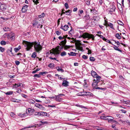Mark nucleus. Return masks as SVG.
Instances as JSON below:
<instances>
[{
	"label": "nucleus",
	"instance_id": "obj_51",
	"mask_svg": "<svg viewBox=\"0 0 130 130\" xmlns=\"http://www.w3.org/2000/svg\"><path fill=\"white\" fill-rule=\"evenodd\" d=\"M65 7L66 8V9H67L68 8H69V6H68V4L67 3H65Z\"/></svg>",
	"mask_w": 130,
	"mask_h": 130
},
{
	"label": "nucleus",
	"instance_id": "obj_3",
	"mask_svg": "<svg viewBox=\"0 0 130 130\" xmlns=\"http://www.w3.org/2000/svg\"><path fill=\"white\" fill-rule=\"evenodd\" d=\"M84 39L88 38L87 40L92 39V40H94V36L92 34H90L87 32L84 33Z\"/></svg>",
	"mask_w": 130,
	"mask_h": 130
},
{
	"label": "nucleus",
	"instance_id": "obj_13",
	"mask_svg": "<svg viewBox=\"0 0 130 130\" xmlns=\"http://www.w3.org/2000/svg\"><path fill=\"white\" fill-rule=\"evenodd\" d=\"M45 14L44 13H42L40 15H39L38 16V20L39 19V18H40V19L41 20V19L43 20V19L42 18H44V17L45 16Z\"/></svg>",
	"mask_w": 130,
	"mask_h": 130
},
{
	"label": "nucleus",
	"instance_id": "obj_43",
	"mask_svg": "<svg viewBox=\"0 0 130 130\" xmlns=\"http://www.w3.org/2000/svg\"><path fill=\"white\" fill-rule=\"evenodd\" d=\"M40 74H36L34 75V77H37L38 78H40Z\"/></svg>",
	"mask_w": 130,
	"mask_h": 130
},
{
	"label": "nucleus",
	"instance_id": "obj_56",
	"mask_svg": "<svg viewBox=\"0 0 130 130\" xmlns=\"http://www.w3.org/2000/svg\"><path fill=\"white\" fill-rule=\"evenodd\" d=\"M15 62L17 65H18L20 63V62L19 61H15Z\"/></svg>",
	"mask_w": 130,
	"mask_h": 130
},
{
	"label": "nucleus",
	"instance_id": "obj_62",
	"mask_svg": "<svg viewBox=\"0 0 130 130\" xmlns=\"http://www.w3.org/2000/svg\"><path fill=\"white\" fill-rule=\"evenodd\" d=\"M58 38L59 40H61L64 39V37H63L60 36L58 37Z\"/></svg>",
	"mask_w": 130,
	"mask_h": 130
},
{
	"label": "nucleus",
	"instance_id": "obj_17",
	"mask_svg": "<svg viewBox=\"0 0 130 130\" xmlns=\"http://www.w3.org/2000/svg\"><path fill=\"white\" fill-rule=\"evenodd\" d=\"M56 69L58 71H60L61 72H63L64 71V70L62 69L61 67H58L56 68Z\"/></svg>",
	"mask_w": 130,
	"mask_h": 130
},
{
	"label": "nucleus",
	"instance_id": "obj_4",
	"mask_svg": "<svg viewBox=\"0 0 130 130\" xmlns=\"http://www.w3.org/2000/svg\"><path fill=\"white\" fill-rule=\"evenodd\" d=\"M81 94L84 93V94H82L81 96H92L93 95V94L89 92H81L79 93Z\"/></svg>",
	"mask_w": 130,
	"mask_h": 130
},
{
	"label": "nucleus",
	"instance_id": "obj_23",
	"mask_svg": "<svg viewBox=\"0 0 130 130\" xmlns=\"http://www.w3.org/2000/svg\"><path fill=\"white\" fill-rule=\"evenodd\" d=\"M91 12L92 13L94 14H95L96 13L97 11L95 9H91Z\"/></svg>",
	"mask_w": 130,
	"mask_h": 130
},
{
	"label": "nucleus",
	"instance_id": "obj_50",
	"mask_svg": "<svg viewBox=\"0 0 130 130\" xmlns=\"http://www.w3.org/2000/svg\"><path fill=\"white\" fill-rule=\"evenodd\" d=\"M118 23L120 25H123V23L120 21H118Z\"/></svg>",
	"mask_w": 130,
	"mask_h": 130
},
{
	"label": "nucleus",
	"instance_id": "obj_57",
	"mask_svg": "<svg viewBox=\"0 0 130 130\" xmlns=\"http://www.w3.org/2000/svg\"><path fill=\"white\" fill-rule=\"evenodd\" d=\"M111 122H112L113 123H115L116 124H117L118 123V122H117L116 121L113 120Z\"/></svg>",
	"mask_w": 130,
	"mask_h": 130
},
{
	"label": "nucleus",
	"instance_id": "obj_19",
	"mask_svg": "<svg viewBox=\"0 0 130 130\" xmlns=\"http://www.w3.org/2000/svg\"><path fill=\"white\" fill-rule=\"evenodd\" d=\"M115 46L114 47H113L114 48L115 50L118 51L120 52H122V51L119 48H118V47L117 46L114 45Z\"/></svg>",
	"mask_w": 130,
	"mask_h": 130
},
{
	"label": "nucleus",
	"instance_id": "obj_41",
	"mask_svg": "<svg viewBox=\"0 0 130 130\" xmlns=\"http://www.w3.org/2000/svg\"><path fill=\"white\" fill-rule=\"evenodd\" d=\"M90 60L91 61H95V59L93 57H90Z\"/></svg>",
	"mask_w": 130,
	"mask_h": 130
},
{
	"label": "nucleus",
	"instance_id": "obj_12",
	"mask_svg": "<svg viewBox=\"0 0 130 130\" xmlns=\"http://www.w3.org/2000/svg\"><path fill=\"white\" fill-rule=\"evenodd\" d=\"M28 7V6L27 5H25L24 6L22 9V11L23 12H26L27 10V8Z\"/></svg>",
	"mask_w": 130,
	"mask_h": 130
},
{
	"label": "nucleus",
	"instance_id": "obj_42",
	"mask_svg": "<svg viewBox=\"0 0 130 130\" xmlns=\"http://www.w3.org/2000/svg\"><path fill=\"white\" fill-rule=\"evenodd\" d=\"M18 87V84H15L13 85V88H17Z\"/></svg>",
	"mask_w": 130,
	"mask_h": 130
},
{
	"label": "nucleus",
	"instance_id": "obj_45",
	"mask_svg": "<svg viewBox=\"0 0 130 130\" xmlns=\"http://www.w3.org/2000/svg\"><path fill=\"white\" fill-rule=\"evenodd\" d=\"M38 24V22L37 21H35L32 23V25L34 26H36Z\"/></svg>",
	"mask_w": 130,
	"mask_h": 130
},
{
	"label": "nucleus",
	"instance_id": "obj_58",
	"mask_svg": "<svg viewBox=\"0 0 130 130\" xmlns=\"http://www.w3.org/2000/svg\"><path fill=\"white\" fill-rule=\"evenodd\" d=\"M9 28L7 27H5L4 28V31H7V30H8Z\"/></svg>",
	"mask_w": 130,
	"mask_h": 130
},
{
	"label": "nucleus",
	"instance_id": "obj_26",
	"mask_svg": "<svg viewBox=\"0 0 130 130\" xmlns=\"http://www.w3.org/2000/svg\"><path fill=\"white\" fill-rule=\"evenodd\" d=\"M110 117H111L112 118H107L106 120H108V122L109 123L111 122V121L113 119V117L111 116Z\"/></svg>",
	"mask_w": 130,
	"mask_h": 130
},
{
	"label": "nucleus",
	"instance_id": "obj_63",
	"mask_svg": "<svg viewBox=\"0 0 130 130\" xmlns=\"http://www.w3.org/2000/svg\"><path fill=\"white\" fill-rule=\"evenodd\" d=\"M114 41L115 42V43H117V45H119V44H120V43L119 41H116L115 40H114Z\"/></svg>",
	"mask_w": 130,
	"mask_h": 130
},
{
	"label": "nucleus",
	"instance_id": "obj_2",
	"mask_svg": "<svg viewBox=\"0 0 130 130\" xmlns=\"http://www.w3.org/2000/svg\"><path fill=\"white\" fill-rule=\"evenodd\" d=\"M91 75L94 78L92 85L93 87H95L96 85H98V83L100 82L101 77L100 76H98L95 72L93 71H91Z\"/></svg>",
	"mask_w": 130,
	"mask_h": 130
},
{
	"label": "nucleus",
	"instance_id": "obj_9",
	"mask_svg": "<svg viewBox=\"0 0 130 130\" xmlns=\"http://www.w3.org/2000/svg\"><path fill=\"white\" fill-rule=\"evenodd\" d=\"M40 116H45L48 117L47 115V113L46 112L43 111H40Z\"/></svg>",
	"mask_w": 130,
	"mask_h": 130
},
{
	"label": "nucleus",
	"instance_id": "obj_1",
	"mask_svg": "<svg viewBox=\"0 0 130 130\" xmlns=\"http://www.w3.org/2000/svg\"><path fill=\"white\" fill-rule=\"evenodd\" d=\"M23 43L25 44V46L26 47V50L28 51L32 48L33 45H34V48L36 51L38 52H39L42 49V46L40 44V43H38L36 42L34 43L33 42H30L27 41H24Z\"/></svg>",
	"mask_w": 130,
	"mask_h": 130
},
{
	"label": "nucleus",
	"instance_id": "obj_52",
	"mask_svg": "<svg viewBox=\"0 0 130 130\" xmlns=\"http://www.w3.org/2000/svg\"><path fill=\"white\" fill-rule=\"evenodd\" d=\"M56 33L58 35H60L61 33L59 31H56Z\"/></svg>",
	"mask_w": 130,
	"mask_h": 130
},
{
	"label": "nucleus",
	"instance_id": "obj_53",
	"mask_svg": "<svg viewBox=\"0 0 130 130\" xmlns=\"http://www.w3.org/2000/svg\"><path fill=\"white\" fill-rule=\"evenodd\" d=\"M14 50L15 52H17L19 50V49L17 47H15L14 48Z\"/></svg>",
	"mask_w": 130,
	"mask_h": 130
},
{
	"label": "nucleus",
	"instance_id": "obj_37",
	"mask_svg": "<svg viewBox=\"0 0 130 130\" xmlns=\"http://www.w3.org/2000/svg\"><path fill=\"white\" fill-rule=\"evenodd\" d=\"M26 113H24L23 114V116H21V117H24L26 116V115H27L28 113H27V110H26Z\"/></svg>",
	"mask_w": 130,
	"mask_h": 130
},
{
	"label": "nucleus",
	"instance_id": "obj_31",
	"mask_svg": "<svg viewBox=\"0 0 130 130\" xmlns=\"http://www.w3.org/2000/svg\"><path fill=\"white\" fill-rule=\"evenodd\" d=\"M115 37L118 39H120L121 38V36L118 33H117L115 35Z\"/></svg>",
	"mask_w": 130,
	"mask_h": 130
},
{
	"label": "nucleus",
	"instance_id": "obj_32",
	"mask_svg": "<svg viewBox=\"0 0 130 130\" xmlns=\"http://www.w3.org/2000/svg\"><path fill=\"white\" fill-rule=\"evenodd\" d=\"M108 25L112 29H114V28L113 27V25L111 23H110L108 24Z\"/></svg>",
	"mask_w": 130,
	"mask_h": 130
},
{
	"label": "nucleus",
	"instance_id": "obj_44",
	"mask_svg": "<svg viewBox=\"0 0 130 130\" xmlns=\"http://www.w3.org/2000/svg\"><path fill=\"white\" fill-rule=\"evenodd\" d=\"M40 112H36L34 115L35 116H38L39 117L40 116Z\"/></svg>",
	"mask_w": 130,
	"mask_h": 130
},
{
	"label": "nucleus",
	"instance_id": "obj_40",
	"mask_svg": "<svg viewBox=\"0 0 130 130\" xmlns=\"http://www.w3.org/2000/svg\"><path fill=\"white\" fill-rule=\"evenodd\" d=\"M17 91H16V92L18 93H20L21 92V90L19 88H17Z\"/></svg>",
	"mask_w": 130,
	"mask_h": 130
},
{
	"label": "nucleus",
	"instance_id": "obj_35",
	"mask_svg": "<svg viewBox=\"0 0 130 130\" xmlns=\"http://www.w3.org/2000/svg\"><path fill=\"white\" fill-rule=\"evenodd\" d=\"M1 44L2 45H5L6 44V42L4 41H2L0 42Z\"/></svg>",
	"mask_w": 130,
	"mask_h": 130
},
{
	"label": "nucleus",
	"instance_id": "obj_10",
	"mask_svg": "<svg viewBox=\"0 0 130 130\" xmlns=\"http://www.w3.org/2000/svg\"><path fill=\"white\" fill-rule=\"evenodd\" d=\"M26 110H27V113L30 114L32 113L35 111V110L34 109H31L30 108H29Z\"/></svg>",
	"mask_w": 130,
	"mask_h": 130
},
{
	"label": "nucleus",
	"instance_id": "obj_34",
	"mask_svg": "<svg viewBox=\"0 0 130 130\" xmlns=\"http://www.w3.org/2000/svg\"><path fill=\"white\" fill-rule=\"evenodd\" d=\"M39 108H40L41 110H44L45 108L41 105L40 104Z\"/></svg>",
	"mask_w": 130,
	"mask_h": 130
},
{
	"label": "nucleus",
	"instance_id": "obj_39",
	"mask_svg": "<svg viewBox=\"0 0 130 130\" xmlns=\"http://www.w3.org/2000/svg\"><path fill=\"white\" fill-rule=\"evenodd\" d=\"M48 73V72H41L39 73L40 74L43 75L44 74H46Z\"/></svg>",
	"mask_w": 130,
	"mask_h": 130
},
{
	"label": "nucleus",
	"instance_id": "obj_22",
	"mask_svg": "<svg viewBox=\"0 0 130 130\" xmlns=\"http://www.w3.org/2000/svg\"><path fill=\"white\" fill-rule=\"evenodd\" d=\"M72 12L71 10H68L67 11H65V13H68V14H67V15H71V13Z\"/></svg>",
	"mask_w": 130,
	"mask_h": 130
},
{
	"label": "nucleus",
	"instance_id": "obj_11",
	"mask_svg": "<svg viewBox=\"0 0 130 130\" xmlns=\"http://www.w3.org/2000/svg\"><path fill=\"white\" fill-rule=\"evenodd\" d=\"M69 27L68 25H65L63 26H61L60 27V28L63 30L64 31H66L67 30Z\"/></svg>",
	"mask_w": 130,
	"mask_h": 130
},
{
	"label": "nucleus",
	"instance_id": "obj_20",
	"mask_svg": "<svg viewBox=\"0 0 130 130\" xmlns=\"http://www.w3.org/2000/svg\"><path fill=\"white\" fill-rule=\"evenodd\" d=\"M83 19L86 21L88 20L90 18V17L88 15H87L84 17Z\"/></svg>",
	"mask_w": 130,
	"mask_h": 130
},
{
	"label": "nucleus",
	"instance_id": "obj_38",
	"mask_svg": "<svg viewBox=\"0 0 130 130\" xmlns=\"http://www.w3.org/2000/svg\"><path fill=\"white\" fill-rule=\"evenodd\" d=\"M29 102L33 104L35 103V101L32 99H30L29 100Z\"/></svg>",
	"mask_w": 130,
	"mask_h": 130
},
{
	"label": "nucleus",
	"instance_id": "obj_5",
	"mask_svg": "<svg viewBox=\"0 0 130 130\" xmlns=\"http://www.w3.org/2000/svg\"><path fill=\"white\" fill-rule=\"evenodd\" d=\"M53 52H50V53L52 54H54V55L56 54H59L60 53L58 49H55L54 48L52 50Z\"/></svg>",
	"mask_w": 130,
	"mask_h": 130
},
{
	"label": "nucleus",
	"instance_id": "obj_33",
	"mask_svg": "<svg viewBox=\"0 0 130 130\" xmlns=\"http://www.w3.org/2000/svg\"><path fill=\"white\" fill-rule=\"evenodd\" d=\"M36 57V53L35 52H33L31 56L32 58H35Z\"/></svg>",
	"mask_w": 130,
	"mask_h": 130
},
{
	"label": "nucleus",
	"instance_id": "obj_29",
	"mask_svg": "<svg viewBox=\"0 0 130 130\" xmlns=\"http://www.w3.org/2000/svg\"><path fill=\"white\" fill-rule=\"evenodd\" d=\"M48 67L51 68H52L54 67V64L53 63H50L48 65Z\"/></svg>",
	"mask_w": 130,
	"mask_h": 130
},
{
	"label": "nucleus",
	"instance_id": "obj_21",
	"mask_svg": "<svg viewBox=\"0 0 130 130\" xmlns=\"http://www.w3.org/2000/svg\"><path fill=\"white\" fill-rule=\"evenodd\" d=\"M67 42V40L66 39H64V40L63 41H62L61 42V45H62L63 46H64L66 44V43Z\"/></svg>",
	"mask_w": 130,
	"mask_h": 130
},
{
	"label": "nucleus",
	"instance_id": "obj_54",
	"mask_svg": "<svg viewBox=\"0 0 130 130\" xmlns=\"http://www.w3.org/2000/svg\"><path fill=\"white\" fill-rule=\"evenodd\" d=\"M58 79L60 80H62V79H65V78H64L63 77V76H60H60L58 77Z\"/></svg>",
	"mask_w": 130,
	"mask_h": 130
},
{
	"label": "nucleus",
	"instance_id": "obj_25",
	"mask_svg": "<svg viewBox=\"0 0 130 130\" xmlns=\"http://www.w3.org/2000/svg\"><path fill=\"white\" fill-rule=\"evenodd\" d=\"M97 85L95 86V87H94L95 88V89H98L99 90H105V88H100L99 87H96V86Z\"/></svg>",
	"mask_w": 130,
	"mask_h": 130
},
{
	"label": "nucleus",
	"instance_id": "obj_24",
	"mask_svg": "<svg viewBox=\"0 0 130 130\" xmlns=\"http://www.w3.org/2000/svg\"><path fill=\"white\" fill-rule=\"evenodd\" d=\"M13 92V91H8L6 92H5V93L7 95H10L12 94Z\"/></svg>",
	"mask_w": 130,
	"mask_h": 130
},
{
	"label": "nucleus",
	"instance_id": "obj_28",
	"mask_svg": "<svg viewBox=\"0 0 130 130\" xmlns=\"http://www.w3.org/2000/svg\"><path fill=\"white\" fill-rule=\"evenodd\" d=\"M95 128L97 130H104V128H103L99 126H96Z\"/></svg>",
	"mask_w": 130,
	"mask_h": 130
},
{
	"label": "nucleus",
	"instance_id": "obj_47",
	"mask_svg": "<svg viewBox=\"0 0 130 130\" xmlns=\"http://www.w3.org/2000/svg\"><path fill=\"white\" fill-rule=\"evenodd\" d=\"M82 57L84 59H87L88 58V56H86L85 55H83L82 56Z\"/></svg>",
	"mask_w": 130,
	"mask_h": 130
},
{
	"label": "nucleus",
	"instance_id": "obj_18",
	"mask_svg": "<svg viewBox=\"0 0 130 130\" xmlns=\"http://www.w3.org/2000/svg\"><path fill=\"white\" fill-rule=\"evenodd\" d=\"M76 53L72 52H71L70 53H68V54L70 56H76Z\"/></svg>",
	"mask_w": 130,
	"mask_h": 130
},
{
	"label": "nucleus",
	"instance_id": "obj_7",
	"mask_svg": "<svg viewBox=\"0 0 130 130\" xmlns=\"http://www.w3.org/2000/svg\"><path fill=\"white\" fill-rule=\"evenodd\" d=\"M110 10L109 11L111 12H112L113 11H115V10L116 9V7L115 5H112L110 6Z\"/></svg>",
	"mask_w": 130,
	"mask_h": 130
},
{
	"label": "nucleus",
	"instance_id": "obj_59",
	"mask_svg": "<svg viewBox=\"0 0 130 130\" xmlns=\"http://www.w3.org/2000/svg\"><path fill=\"white\" fill-rule=\"evenodd\" d=\"M86 48L87 50H88V52L89 54H90L91 53V51L90 50H89L88 48Z\"/></svg>",
	"mask_w": 130,
	"mask_h": 130
},
{
	"label": "nucleus",
	"instance_id": "obj_30",
	"mask_svg": "<svg viewBox=\"0 0 130 130\" xmlns=\"http://www.w3.org/2000/svg\"><path fill=\"white\" fill-rule=\"evenodd\" d=\"M110 116H101L100 117V118L101 119H106L105 118L107 117H111Z\"/></svg>",
	"mask_w": 130,
	"mask_h": 130
},
{
	"label": "nucleus",
	"instance_id": "obj_27",
	"mask_svg": "<svg viewBox=\"0 0 130 130\" xmlns=\"http://www.w3.org/2000/svg\"><path fill=\"white\" fill-rule=\"evenodd\" d=\"M66 52L65 51H63L61 53L60 55L61 56H66Z\"/></svg>",
	"mask_w": 130,
	"mask_h": 130
},
{
	"label": "nucleus",
	"instance_id": "obj_46",
	"mask_svg": "<svg viewBox=\"0 0 130 130\" xmlns=\"http://www.w3.org/2000/svg\"><path fill=\"white\" fill-rule=\"evenodd\" d=\"M5 50V49L4 48H3L1 47H0V51L2 52H3Z\"/></svg>",
	"mask_w": 130,
	"mask_h": 130
},
{
	"label": "nucleus",
	"instance_id": "obj_48",
	"mask_svg": "<svg viewBox=\"0 0 130 130\" xmlns=\"http://www.w3.org/2000/svg\"><path fill=\"white\" fill-rule=\"evenodd\" d=\"M49 58L52 60H56L57 61H59L58 60H57L56 59V58H55V57L53 58L52 57H49Z\"/></svg>",
	"mask_w": 130,
	"mask_h": 130
},
{
	"label": "nucleus",
	"instance_id": "obj_14",
	"mask_svg": "<svg viewBox=\"0 0 130 130\" xmlns=\"http://www.w3.org/2000/svg\"><path fill=\"white\" fill-rule=\"evenodd\" d=\"M56 96L55 99L56 101L58 102H60L62 101L63 99L61 98H60L58 96Z\"/></svg>",
	"mask_w": 130,
	"mask_h": 130
},
{
	"label": "nucleus",
	"instance_id": "obj_16",
	"mask_svg": "<svg viewBox=\"0 0 130 130\" xmlns=\"http://www.w3.org/2000/svg\"><path fill=\"white\" fill-rule=\"evenodd\" d=\"M1 9L2 10H5L6 9L5 6L3 4H1L0 7Z\"/></svg>",
	"mask_w": 130,
	"mask_h": 130
},
{
	"label": "nucleus",
	"instance_id": "obj_60",
	"mask_svg": "<svg viewBox=\"0 0 130 130\" xmlns=\"http://www.w3.org/2000/svg\"><path fill=\"white\" fill-rule=\"evenodd\" d=\"M121 111H122L123 113H126V112L127 111L123 109H121Z\"/></svg>",
	"mask_w": 130,
	"mask_h": 130
},
{
	"label": "nucleus",
	"instance_id": "obj_36",
	"mask_svg": "<svg viewBox=\"0 0 130 130\" xmlns=\"http://www.w3.org/2000/svg\"><path fill=\"white\" fill-rule=\"evenodd\" d=\"M76 106H77L78 107H80V108H84L85 109H87V108L86 107H85L83 105H76Z\"/></svg>",
	"mask_w": 130,
	"mask_h": 130
},
{
	"label": "nucleus",
	"instance_id": "obj_61",
	"mask_svg": "<svg viewBox=\"0 0 130 130\" xmlns=\"http://www.w3.org/2000/svg\"><path fill=\"white\" fill-rule=\"evenodd\" d=\"M40 105V104H39L38 103H36L35 104V106L36 107H37L39 108Z\"/></svg>",
	"mask_w": 130,
	"mask_h": 130
},
{
	"label": "nucleus",
	"instance_id": "obj_15",
	"mask_svg": "<svg viewBox=\"0 0 130 130\" xmlns=\"http://www.w3.org/2000/svg\"><path fill=\"white\" fill-rule=\"evenodd\" d=\"M34 127V125H31L29 126H28L24 127L22 129H21V130H23L25 129V130H26V129L28 128H31Z\"/></svg>",
	"mask_w": 130,
	"mask_h": 130
},
{
	"label": "nucleus",
	"instance_id": "obj_64",
	"mask_svg": "<svg viewBox=\"0 0 130 130\" xmlns=\"http://www.w3.org/2000/svg\"><path fill=\"white\" fill-rule=\"evenodd\" d=\"M13 35H12L11 37H10V38L11 39V40L14 39L15 38V36L13 35Z\"/></svg>",
	"mask_w": 130,
	"mask_h": 130
},
{
	"label": "nucleus",
	"instance_id": "obj_6",
	"mask_svg": "<svg viewBox=\"0 0 130 130\" xmlns=\"http://www.w3.org/2000/svg\"><path fill=\"white\" fill-rule=\"evenodd\" d=\"M69 82L66 80H63L62 83V85L65 87H67L69 86Z\"/></svg>",
	"mask_w": 130,
	"mask_h": 130
},
{
	"label": "nucleus",
	"instance_id": "obj_49",
	"mask_svg": "<svg viewBox=\"0 0 130 130\" xmlns=\"http://www.w3.org/2000/svg\"><path fill=\"white\" fill-rule=\"evenodd\" d=\"M86 80H84V86L86 87H87L88 86L87 85V83L86 82Z\"/></svg>",
	"mask_w": 130,
	"mask_h": 130
},
{
	"label": "nucleus",
	"instance_id": "obj_8",
	"mask_svg": "<svg viewBox=\"0 0 130 130\" xmlns=\"http://www.w3.org/2000/svg\"><path fill=\"white\" fill-rule=\"evenodd\" d=\"M99 17L98 15L93 16L92 18L90 19L91 20H94V21H98L99 19Z\"/></svg>",
	"mask_w": 130,
	"mask_h": 130
},
{
	"label": "nucleus",
	"instance_id": "obj_55",
	"mask_svg": "<svg viewBox=\"0 0 130 130\" xmlns=\"http://www.w3.org/2000/svg\"><path fill=\"white\" fill-rule=\"evenodd\" d=\"M21 96H22L25 98H26L27 97V96L26 95L23 94H21Z\"/></svg>",
	"mask_w": 130,
	"mask_h": 130
}]
</instances>
